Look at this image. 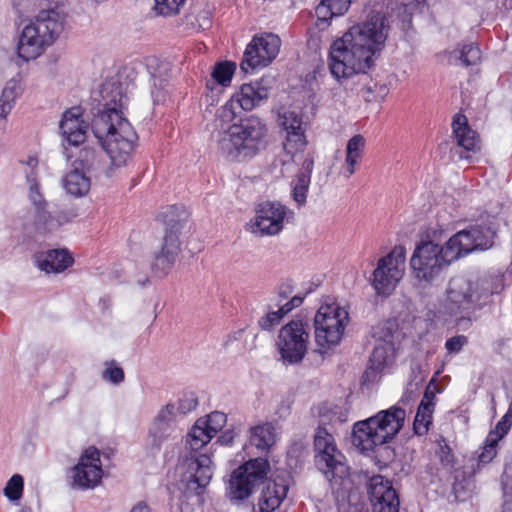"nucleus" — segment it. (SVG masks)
<instances>
[{
    "mask_svg": "<svg viewBox=\"0 0 512 512\" xmlns=\"http://www.w3.org/2000/svg\"><path fill=\"white\" fill-rule=\"evenodd\" d=\"M390 22L381 12L372 11L365 22L353 25L330 48L329 69L337 80L365 73L372 57L385 44Z\"/></svg>",
    "mask_w": 512,
    "mask_h": 512,
    "instance_id": "f257e3e1",
    "label": "nucleus"
},
{
    "mask_svg": "<svg viewBox=\"0 0 512 512\" xmlns=\"http://www.w3.org/2000/svg\"><path fill=\"white\" fill-rule=\"evenodd\" d=\"M91 129L110 159L107 175L112 176L132 159L138 136L129 121L115 112L95 115Z\"/></svg>",
    "mask_w": 512,
    "mask_h": 512,
    "instance_id": "f03ea898",
    "label": "nucleus"
},
{
    "mask_svg": "<svg viewBox=\"0 0 512 512\" xmlns=\"http://www.w3.org/2000/svg\"><path fill=\"white\" fill-rule=\"evenodd\" d=\"M268 136L266 122L251 115L230 125L219 134L217 148L228 161L246 162L265 149Z\"/></svg>",
    "mask_w": 512,
    "mask_h": 512,
    "instance_id": "7ed1b4c3",
    "label": "nucleus"
},
{
    "mask_svg": "<svg viewBox=\"0 0 512 512\" xmlns=\"http://www.w3.org/2000/svg\"><path fill=\"white\" fill-rule=\"evenodd\" d=\"M406 412L399 406L379 411L376 415L358 421L353 426L352 443L362 452L390 442L404 426Z\"/></svg>",
    "mask_w": 512,
    "mask_h": 512,
    "instance_id": "20e7f679",
    "label": "nucleus"
},
{
    "mask_svg": "<svg viewBox=\"0 0 512 512\" xmlns=\"http://www.w3.org/2000/svg\"><path fill=\"white\" fill-rule=\"evenodd\" d=\"M63 19L54 9L40 11L22 31L17 46L18 56L24 61L38 57L62 32Z\"/></svg>",
    "mask_w": 512,
    "mask_h": 512,
    "instance_id": "39448f33",
    "label": "nucleus"
},
{
    "mask_svg": "<svg viewBox=\"0 0 512 512\" xmlns=\"http://www.w3.org/2000/svg\"><path fill=\"white\" fill-rule=\"evenodd\" d=\"M478 301L479 295L474 283L458 276L449 281L441 308L445 314L457 317V325H461L470 322V315L477 308Z\"/></svg>",
    "mask_w": 512,
    "mask_h": 512,
    "instance_id": "423d86ee",
    "label": "nucleus"
},
{
    "mask_svg": "<svg viewBox=\"0 0 512 512\" xmlns=\"http://www.w3.org/2000/svg\"><path fill=\"white\" fill-rule=\"evenodd\" d=\"M349 321V313L338 305H324L314 317L315 341L319 353L338 345Z\"/></svg>",
    "mask_w": 512,
    "mask_h": 512,
    "instance_id": "0eeeda50",
    "label": "nucleus"
},
{
    "mask_svg": "<svg viewBox=\"0 0 512 512\" xmlns=\"http://www.w3.org/2000/svg\"><path fill=\"white\" fill-rule=\"evenodd\" d=\"M496 230L492 223L484 221L458 231L447 241V255L461 258L475 251H486L493 247Z\"/></svg>",
    "mask_w": 512,
    "mask_h": 512,
    "instance_id": "6e6552de",
    "label": "nucleus"
},
{
    "mask_svg": "<svg viewBox=\"0 0 512 512\" xmlns=\"http://www.w3.org/2000/svg\"><path fill=\"white\" fill-rule=\"evenodd\" d=\"M458 260L447 255V242L444 246L430 240L419 242L410 259V266L415 277L426 282L436 278L443 267Z\"/></svg>",
    "mask_w": 512,
    "mask_h": 512,
    "instance_id": "1a4fd4ad",
    "label": "nucleus"
},
{
    "mask_svg": "<svg viewBox=\"0 0 512 512\" xmlns=\"http://www.w3.org/2000/svg\"><path fill=\"white\" fill-rule=\"evenodd\" d=\"M395 331L392 323H384L376 327L373 333L375 346L362 377L364 383H373L379 380L382 371L393 363L396 353Z\"/></svg>",
    "mask_w": 512,
    "mask_h": 512,
    "instance_id": "9d476101",
    "label": "nucleus"
},
{
    "mask_svg": "<svg viewBox=\"0 0 512 512\" xmlns=\"http://www.w3.org/2000/svg\"><path fill=\"white\" fill-rule=\"evenodd\" d=\"M313 446L315 465L328 480L343 478L347 474L344 456L338 450L333 435L325 427H317Z\"/></svg>",
    "mask_w": 512,
    "mask_h": 512,
    "instance_id": "9b49d317",
    "label": "nucleus"
},
{
    "mask_svg": "<svg viewBox=\"0 0 512 512\" xmlns=\"http://www.w3.org/2000/svg\"><path fill=\"white\" fill-rule=\"evenodd\" d=\"M309 331V324L299 319H293L281 327L276 345L285 363L299 364L304 359L308 349Z\"/></svg>",
    "mask_w": 512,
    "mask_h": 512,
    "instance_id": "f8f14e48",
    "label": "nucleus"
},
{
    "mask_svg": "<svg viewBox=\"0 0 512 512\" xmlns=\"http://www.w3.org/2000/svg\"><path fill=\"white\" fill-rule=\"evenodd\" d=\"M269 462L262 458L251 459L235 469L229 480L228 495L231 500L247 499L256 487L264 483Z\"/></svg>",
    "mask_w": 512,
    "mask_h": 512,
    "instance_id": "ddd939ff",
    "label": "nucleus"
},
{
    "mask_svg": "<svg viewBox=\"0 0 512 512\" xmlns=\"http://www.w3.org/2000/svg\"><path fill=\"white\" fill-rule=\"evenodd\" d=\"M183 227L184 223L181 220H167L161 247L154 253L150 264L151 271L156 277H166L174 267L181 252L179 235Z\"/></svg>",
    "mask_w": 512,
    "mask_h": 512,
    "instance_id": "4468645a",
    "label": "nucleus"
},
{
    "mask_svg": "<svg viewBox=\"0 0 512 512\" xmlns=\"http://www.w3.org/2000/svg\"><path fill=\"white\" fill-rule=\"evenodd\" d=\"M406 249L395 246L392 251L379 259L373 272L372 285L379 295H389L401 280L405 268Z\"/></svg>",
    "mask_w": 512,
    "mask_h": 512,
    "instance_id": "2eb2a0df",
    "label": "nucleus"
},
{
    "mask_svg": "<svg viewBox=\"0 0 512 512\" xmlns=\"http://www.w3.org/2000/svg\"><path fill=\"white\" fill-rule=\"evenodd\" d=\"M281 46L280 38L272 33L255 35L247 45L240 63L243 72L248 73L259 67H265L276 58Z\"/></svg>",
    "mask_w": 512,
    "mask_h": 512,
    "instance_id": "dca6fc26",
    "label": "nucleus"
},
{
    "mask_svg": "<svg viewBox=\"0 0 512 512\" xmlns=\"http://www.w3.org/2000/svg\"><path fill=\"white\" fill-rule=\"evenodd\" d=\"M292 213L279 202L266 201L258 205L256 214L251 221L252 233L263 235H277L284 227V221Z\"/></svg>",
    "mask_w": 512,
    "mask_h": 512,
    "instance_id": "f3484780",
    "label": "nucleus"
},
{
    "mask_svg": "<svg viewBox=\"0 0 512 512\" xmlns=\"http://www.w3.org/2000/svg\"><path fill=\"white\" fill-rule=\"evenodd\" d=\"M102 476L100 453L96 448L90 447L72 469V486L82 490L92 489L100 483Z\"/></svg>",
    "mask_w": 512,
    "mask_h": 512,
    "instance_id": "a211bd4d",
    "label": "nucleus"
},
{
    "mask_svg": "<svg viewBox=\"0 0 512 512\" xmlns=\"http://www.w3.org/2000/svg\"><path fill=\"white\" fill-rule=\"evenodd\" d=\"M278 124L286 133L284 150L287 154L294 155L304 150L307 145L303 117L294 110L282 108L278 113Z\"/></svg>",
    "mask_w": 512,
    "mask_h": 512,
    "instance_id": "6ab92c4d",
    "label": "nucleus"
},
{
    "mask_svg": "<svg viewBox=\"0 0 512 512\" xmlns=\"http://www.w3.org/2000/svg\"><path fill=\"white\" fill-rule=\"evenodd\" d=\"M452 129L456 143L454 154H457L460 159L469 160L471 154L477 153L481 148L478 134L469 127L467 117L461 113L453 117Z\"/></svg>",
    "mask_w": 512,
    "mask_h": 512,
    "instance_id": "aec40b11",
    "label": "nucleus"
},
{
    "mask_svg": "<svg viewBox=\"0 0 512 512\" xmlns=\"http://www.w3.org/2000/svg\"><path fill=\"white\" fill-rule=\"evenodd\" d=\"M368 494L373 512H399V496L383 476L378 475L370 479Z\"/></svg>",
    "mask_w": 512,
    "mask_h": 512,
    "instance_id": "412c9836",
    "label": "nucleus"
},
{
    "mask_svg": "<svg viewBox=\"0 0 512 512\" xmlns=\"http://www.w3.org/2000/svg\"><path fill=\"white\" fill-rule=\"evenodd\" d=\"M176 432L175 406L169 403L159 410L149 428L151 446L160 450L164 442L177 437Z\"/></svg>",
    "mask_w": 512,
    "mask_h": 512,
    "instance_id": "4be33fe9",
    "label": "nucleus"
},
{
    "mask_svg": "<svg viewBox=\"0 0 512 512\" xmlns=\"http://www.w3.org/2000/svg\"><path fill=\"white\" fill-rule=\"evenodd\" d=\"M186 461L188 467L186 489L188 492H193L197 496H200L212 479V461L207 454L191 456L187 458Z\"/></svg>",
    "mask_w": 512,
    "mask_h": 512,
    "instance_id": "5701e85b",
    "label": "nucleus"
},
{
    "mask_svg": "<svg viewBox=\"0 0 512 512\" xmlns=\"http://www.w3.org/2000/svg\"><path fill=\"white\" fill-rule=\"evenodd\" d=\"M63 138L69 145L79 146L86 140L88 125L82 118V109L74 106L64 112L59 125Z\"/></svg>",
    "mask_w": 512,
    "mask_h": 512,
    "instance_id": "b1692460",
    "label": "nucleus"
},
{
    "mask_svg": "<svg viewBox=\"0 0 512 512\" xmlns=\"http://www.w3.org/2000/svg\"><path fill=\"white\" fill-rule=\"evenodd\" d=\"M264 80L243 84L240 91L232 96L239 108L251 111L261 105L269 97V90L263 84Z\"/></svg>",
    "mask_w": 512,
    "mask_h": 512,
    "instance_id": "393cba45",
    "label": "nucleus"
},
{
    "mask_svg": "<svg viewBox=\"0 0 512 512\" xmlns=\"http://www.w3.org/2000/svg\"><path fill=\"white\" fill-rule=\"evenodd\" d=\"M101 98L104 109L99 113H107L123 116L121 109L123 108L127 98L123 93L122 84L116 80L106 81L100 89Z\"/></svg>",
    "mask_w": 512,
    "mask_h": 512,
    "instance_id": "a878e982",
    "label": "nucleus"
},
{
    "mask_svg": "<svg viewBox=\"0 0 512 512\" xmlns=\"http://www.w3.org/2000/svg\"><path fill=\"white\" fill-rule=\"evenodd\" d=\"M288 492V486L284 483L270 481L261 492L258 501L260 512H273L285 499Z\"/></svg>",
    "mask_w": 512,
    "mask_h": 512,
    "instance_id": "bb28decb",
    "label": "nucleus"
},
{
    "mask_svg": "<svg viewBox=\"0 0 512 512\" xmlns=\"http://www.w3.org/2000/svg\"><path fill=\"white\" fill-rule=\"evenodd\" d=\"M38 267L41 270L59 273L67 269L73 263V258L65 249L47 251L37 257Z\"/></svg>",
    "mask_w": 512,
    "mask_h": 512,
    "instance_id": "cd10ccee",
    "label": "nucleus"
},
{
    "mask_svg": "<svg viewBox=\"0 0 512 512\" xmlns=\"http://www.w3.org/2000/svg\"><path fill=\"white\" fill-rule=\"evenodd\" d=\"M304 300V296L295 295L288 302L279 307L277 311L268 312L258 320V325L262 330L270 331L277 326L282 318L291 312L294 308L299 307Z\"/></svg>",
    "mask_w": 512,
    "mask_h": 512,
    "instance_id": "c85d7f7f",
    "label": "nucleus"
},
{
    "mask_svg": "<svg viewBox=\"0 0 512 512\" xmlns=\"http://www.w3.org/2000/svg\"><path fill=\"white\" fill-rule=\"evenodd\" d=\"M250 442L260 450H267L276 442L275 427L268 422L251 427Z\"/></svg>",
    "mask_w": 512,
    "mask_h": 512,
    "instance_id": "c756f323",
    "label": "nucleus"
},
{
    "mask_svg": "<svg viewBox=\"0 0 512 512\" xmlns=\"http://www.w3.org/2000/svg\"><path fill=\"white\" fill-rule=\"evenodd\" d=\"M63 183L67 193L76 197L85 195L90 189V179L78 169L69 172Z\"/></svg>",
    "mask_w": 512,
    "mask_h": 512,
    "instance_id": "7c9ffc66",
    "label": "nucleus"
},
{
    "mask_svg": "<svg viewBox=\"0 0 512 512\" xmlns=\"http://www.w3.org/2000/svg\"><path fill=\"white\" fill-rule=\"evenodd\" d=\"M202 424H204L202 419H198L187 435L186 446L192 452H197L203 448L214 437L207 431L206 425L203 426Z\"/></svg>",
    "mask_w": 512,
    "mask_h": 512,
    "instance_id": "2f4dec72",
    "label": "nucleus"
},
{
    "mask_svg": "<svg viewBox=\"0 0 512 512\" xmlns=\"http://www.w3.org/2000/svg\"><path fill=\"white\" fill-rule=\"evenodd\" d=\"M28 180L31 183L29 189V199L32 205L35 207L38 220L43 224H49L51 215L46 211L47 202L39 191V185L35 180H31L30 177H28Z\"/></svg>",
    "mask_w": 512,
    "mask_h": 512,
    "instance_id": "473e14b6",
    "label": "nucleus"
},
{
    "mask_svg": "<svg viewBox=\"0 0 512 512\" xmlns=\"http://www.w3.org/2000/svg\"><path fill=\"white\" fill-rule=\"evenodd\" d=\"M151 97L154 105L164 104L169 96L168 80L160 74L151 73Z\"/></svg>",
    "mask_w": 512,
    "mask_h": 512,
    "instance_id": "72a5a7b5",
    "label": "nucleus"
},
{
    "mask_svg": "<svg viewBox=\"0 0 512 512\" xmlns=\"http://www.w3.org/2000/svg\"><path fill=\"white\" fill-rule=\"evenodd\" d=\"M432 408H428L424 404H419L414 422L413 429L415 434L421 436L428 432L429 426L432 423Z\"/></svg>",
    "mask_w": 512,
    "mask_h": 512,
    "instance_id": "f704fd0d",
    "label": "nucleus"
},
{
    "mask_svg": "<svg viewBox=\"0 0 512 512\" xmlns=\"http://www.w3.org/2000/svg\"><path fill=\"white\" fill-rule=\"evenodd\" d=\"M452 54L466 67L477 64L481 59V51L473 43L463 45L461 50H455Z\"/></svg>",
    "mask_w": 512,
    "mask_h": 512,
    "instance_id": "c9c22d12",
    "label": "nucleus"
},
{
    "mask_svg": "<svg viewBox=\"0 0 512 512\" xmlns=\"http://www.w3.org/2000/svg\"><path fill=\"white\" fill-rule=\"evenodd\" d=\"M236 65L233 62L217 63L212 71L213 79L222 86L230 84Z\"/></svg>",
    "mask_w": 512,
    "mask_h": 512,
    "instance_id": "e433bc0d",
    "label": "nucleus"
},
{
    "mask_svg": "<svg viewBox=\"0 0 512 512\" xmlns=\"http://www.w3.org/2000/svg\"><path fill=\"white\" fill-rule=\"evenodd\" d=\"M24 479L20 474H14L6 483L3 493L11 502H17L22 498Z\"/></svg>",
    "mask_w": 512,
    "mask_h": 512,
    "instance_id": "4c0bfd02",
    "label": "nucleus"
},
{
    "mask_svg": "<svg viewBox=\"0 0 512 512\" xmlns=\"http://www.w3.org/2000/svg\"><path fill=\"white\" fill-rule=\"evenodd\" d=\"M154 11L164 17L174 16L180 12L185 0H154Z\"/></svg>",
    "mask_w": 512,
    "mask_h": 512,
    "instance_id": "58836bf2",
    "label": "nucleus"
},
{
    "mask_svg": "<svg viewBox=\"0 0 512 512\" xmlns=\"http://www.w3.org/2000/svg\"><path fill=\"white\" fill-rule=\"evenodd\" d=\"M511 409H508L507 413L497 423L494 430L488 434L489 441L492 443H498L510 430L512 420L510 419Z\"/></svg>",
    "mask_w": 512,
    "mask_h": 512,
    "instance_id": "ea45409f",
    "label": "nucleus"
},
{
    "mask_svg": "<svg viewBox=\"0 0 512 512\" xmlns=\"http://www.w3.org/2000/svg\"><path fill=\"white\" fill-rule=\"evenodd\" d=\"M226 420L227 417L224 413L215 411L208 415V418L206 420L202 419V421L204 422V424L202 425H206L207 431L213 436H215L218 430H220L224 426Z\"/></svg>",
    "mask_w": 512,
    "mask_h": 512,
    "instance_id": "a19ab883",
    "label": "nucleus"
},
{
    "mask_svg": "<svg viewBox=\"0 0 512 512\" xmlns=\"http://www.w3.org/2000/svg\"><path fill=\"white\" fill-rule=\"evenodd\" d=\"M309 184L310 180L305 176L297 177V180L293 186L292 196L298 205H303L306 202Z\"/></svg>",
    "mask_w": 512,
    "mask_h": 512,
    "instance_id": "79ce46f5",
    "label": "nucleus"
},
{
    "mask_svg": "<svg viewBox=\"0 0 512 512\" xmlns=\"http://www.w3.org/2000/svg\"><path fill=\"white\" fill-rule=\"evenodd\" d=\"M238 107L239 106L237 105L235 100H233V98L231 97V99L229 101H227L223 106H221L217 110L216 120H219L224 123L231 122L236 117V114H237L236 109Z\"/></svg>",
    "mask_w": 512,
    "mask_h": 512,
    "instance_id": "37998d69",
    "label": "nucleus"
},
{
    "mask_svg": "<svg viewBox=\"0 0 512 512\" xmlns=\"http://www.w3.org/2000/svg\"><path fill=\"white\" fill-rule=\"evenodd\" d=\"M102 378L113 384H119L124 380V371L112 361L102 372Z\"/></svg>",
    "mask_w": 512,
    "mask_h": 512,
    "instance_id": "c03bdc74",
    "label": "nucleus"
},
{
    "mask_svg": "<svg viewBox=\"0 0 512 512\" xmlns=\"http://www.w3.org/2000/svg\"><path fill=\"white\" fill-rule=\"evenodd\" d=\"M497 445L498 443L490 442L489 437L487 436L482 452L478 456V468L480 465L490 463L495 458L497 455Z\"/></svg>",
    "mask_w": 512,
    "mask_h": 512,
    "instance_id": "a18cd8bd",
    "label": "nucleus"
},
{
    "mask_svg": "<svg viewBox=\"0 0 512 512\" xmlns=\"http://www.w3.org/2000/svg\"><path fill=\"white\" fill-rule=\"evenodd\" d=\"M365 145H366L365 138L360 134H356L348 140V143L346 146V153H349L354 156H359L362 158L364 149H365Z\"/></svg>",
    "mask_w": 512,
    "mask_h": 512,
    "instance_id": "49530a36",
    "label": "nucleus"
},
{
    "mask_svg": "<svg viewBox=\"0 0 512 512\" xmlns=\"http://www.w3.org/2000/svg\"><path fill=\"white\" fill-rule=\"evenodd\" d=\"M20 92L18 82L12 79L6 83L0 97L14 106L15 100L20 95Z\"/></svg>",
    "mask_w": 512,
    "mask_h": 512,
    "instance_id": "de8ad7c7",
    "label": "nucleus"
},
{
    "mask_svg": "<svg viewBox=\"0 0 512 512\" xmlns=\"http://www.w3.org/2000/svg\"><path fill=\"white\" fill-rule=\"evenodd\" d=\"M468 343V339L464 335H456L446 340L445 348L450 354L459 353Z\"/></svg>",
    "mask_w": 512,
    "mask_h": 512,
    "instance_id": "09e8293b",
    "label": "nucleus"
},
{
    "mask_svg": "<svg viewBox=\"0 0 512 512\" xmlns=\"http://www.w3.org/2000/svg\"><path fill=\"white\" fill-rule=\"evenodd\" d=\"M439 458L443 465L452 466L454 463V455L444 439L439 441Z\"/></svg>",
    "mask_w": 512,
    "mask_h": 512,
    "instance_id": "8fccbe9b",
    "label": "nucleus"
},
{
    "mask_svg": "<svg viewBox=\"0 0 512 512\" xmlns=\"http://www.w3.org/2000/svg\"><path fill=\"white\" fill-rule=\"evenodd\" d=\"M360 159H361V157H359V156H354L349 153H346L345 172H344V176L346 178H349L350 176H352L355 173L356 165L358 164Z\"/></svg>",
    "mask_w": 512,
    "mask_h": 512,
    "instance_id": "3c124183",
    "label": "nucleus"
},
{
    "mask_svg": "<svg viewBox=\"0 0 512 512\" xmlns=\"http://www.w3.org/2000/svg\"><path fill=\"white\" fill-rule=\"evenodd\" d=\"M379 89L380 98L382 99L387 94V87L385 85H377L374 84L373 86H367L365 88V91L367 93L366 101H378V97L376 95H373L376 90Z\"/></svg>",
    "mask_w": 512,
    "mask_h": 512,
    "instance_id": "603ef678",
    "label": "nucleus"
},
{
    "mask_svg": "<svg viewBox=\"0 0 512 512\" xmlns=\"http://www.w3.org/2000/svg\"><path fill=\"white\" fill-rule=\"evenodd\" d=\"M313 167H314V160L312 157L308 156L303 161L301 169H300L297 177L305 176L306 178H308L310 180L311 173L313 171Z\"/></svg>",
    "mask_w": 512,
    "mask_h": 512,
    "instance_id": "864d4df0",
    "label": "nucleus"
},
{
    "mask_svg": "<svg viewBox=\"0 0 512 512\" xmlns=\"http://www.w3.org/2000/svg\"><path fill=\"white\" fill-rule=\"evenodd\" d=\"M81 154H83V157L81 156L79 158L82 167L90 169L93 165V159L95 157V151L93 149H84Z\"/></svg>",
    "mask_w": 512,
    "mask_h": 512,
    "instance_id": "5fc2aeb1",
    "label": "nucleus"
},
{
    "mask_svg": "<svg viewBox=\"0 0 512 512\" xmlns=\"http://www.w3.org/2000/svg\"><path fill=\"white\" fill-rule=\"evenodd\" d=\"M278 296L280 299H287L293 293V285L291 281L283 282L278 287Z\"/></svg>",
    "mask_w": 512,
    "mask_h": 512,
    "instance_id": "6e6d98bb",
    "label": "nucleus"
},
{
    "mask_svg": "<svg viewBox=\"0 0 512 512\" xmlns=\"http://www.w3.org/2000/svg\"><path fill=\"white\" fill-rule=\"evenodd\" d=\"M434 399H435L434 392L432 390H430V387H427L425 392H424V396H423V399L421 400L420 404H424L428 408L434 409V405H435Z\"/></svg>",
    "mask_w": 512,
    "mask_h": 512,
    "instance_id": "4d7b16f0",
    "label": "nucleus"
},
{
    "mask_svg": "<svg viewBox=\"0 0 512 512\" xmlns=\"http://www.w3.org/2000/svg\"><path fill=\"white\" fill-rule=\"evenodd\" d=\"M77 214L73 210L61 211L57 216L58 225L70 222Z\"/></svg>",
    "mask_w": 512,
    "mask_h": 512,
    "instance_id": "13d9d810",
    "label": "nucleus"
},
{
    "mask_svg": "<svg viewBox=\"0 0 512 512\" xmlns=\"http://www.w3.org/2000/svg\"><path fill=\"white\" fill-rule=\"evenodd\" d=\"M234 437L235 432L232 430H228L218 437L217 442H219L222 445H230L233 442Z\"/></svg>",
    "mask_w": 512,
    "mask_h": 512,
    "instance_id": "bf43d9fd",
    "label": "nucleus"
},
{
    "mask_svg": "<svg viewBox=\"0 0 512 512\" xmlns=\"http://www.w3.org/2000/svg\"><path fill=\"white\" fill-rule=\"evenodd\" d=\"M13 105L0 97V117L6 118L13 109Z\"/></svg>",
    "mask_w": 512,
    "mask_h": 512,
    "instance_id": "052dcab7",
    "label": "nucleus"
},
{
    "mask_svg": "<svg viewBox=\"0 0 512 512\" xmlns=\"http://www.w3.org/2000/svg\"><path fill=\"white\" fill-rule=\"evenodd\" d=\"M453 493L456 498L462 497L465 494V487L462 482H458L457 478L453 483Z\"/></svg>",
    "mask_w": 512,
    "mask_h": 512,
    "instance_id": "680f3d73",
    "label": "nucleus"
},
{
    "mask_svg": "<svg viewBox=\"0 0 512 512\" xmlns=\"http://www.w3.org/2000/svg\"><path fill=\"white\" fill-rule=\"evenodd\" d=\"M130 512H151L149 506L145 502H138Z\"/></svg>",
    "mask_w": 512,
    "mask_h": 512,
    "instance_id": "e2e57ef3",
    "label": "nucleus"
},
{
    "mask_svg": "<svg viewBox=\"0 0 512 512\" xmlns=\"http://www.w3.org/2000/svg\"><path fill=\"white\" fill-rule=\"evenodd\" d=\"M149 282H150V281H149V278H148L147 276H144V277L140 278L139 280H137V283H138L140 286H142V287H144V286H146L147 284H149Z\"/></svg>",
    "mask_w": 512,
    "mask_h": 512,
    "instance_id": "0e129e2a",
    "label": "nucleus"
},
{
    "mask_svg": "<svg viewBox=\"0 0 512 512\" xmlns=\"http://www.w3.org/2000/svg\"><path fill=\"white\" fill-rule=\"evenodd\" d=\"M19 512H31V508L29 507H23L19 510Z\"/></svg>",
    "mask_w": 512,
    "mask_h": 512,
    "instance_id": "69168bd1",
    "label": "nucleus"
},
{
    "mask_svg": "<svg viewBox=\"0 0 512 512\" xmlns=\"http://www.w3.org/2000/svg\"><path fill=\"white\" fill-rule=\"evenodd\" d=\"M205 20H206V25H209V24H210V20H209V18H208V17H206V18H205Z\"/></svg>",
    "mask_w": 512,
    "mask_h": 512,
    "instance_id": "338daca9",
    "label": "nucleus"
},
{
    "mask_svg": "<svg viewBox=\"0 0 512 512\" xmlns=\"http://www.w3.org/2000/svg\"><path fill=\"white\" fill-rule=\"evenodd\" d=\"M509 409H511L510 419L512 420V403L510 404Z\"/></svg>",
    "mask_w": 512,
    "mask_h": 512,
    "instance_id": "774afa93",
    "label": "nucleus"
}]
</instances>
